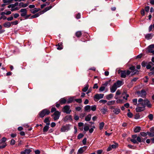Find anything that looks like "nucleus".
<instances>
[{
    "instance_id": "f257e3e1",
    "label": "nucleus",
    "mask_w": 154,
    "mask_h": 154,
    "mask_svg": "<svg viewBox=\"0 0 154 154\" xmlns=\"http://www.w3.org/2000/svg\"><path fill=\"white\" fill-rule=\"evenodd\" d=\"M138 103L137 105V107L136 108V111L137 112H141L145 109L146 106L149 108L152 107L150 101L147 99L144 100L140 98L138 100Z\"/></svg>"
},
{
    "instance_id": "f03ea898",
    "label": "nucleus",
    "mask_w": 154,
    "mask_h": 154,
    "mask_svg": "<svg viewBox=\"0 0 154 154\" xmlns=\"http://www.w3.org/2000/svg\"><path fill=\"white\" fill-rule=\"evenodd\" d=\"M50 113L49 110L45 109L40 111L37 116L38 118H43L45 116L49 115Z\"/></svg>"
},
{
    "instance_id": "7ed1b4c3",
    "label": "nucleus",
    "mask_w": 154,
    "mask_h": 154,
    "mask_svg": "<svg viewBox=\"0 0 154 154\" xmlns=\"http://www.w3.org/2000/svg\"><path fill=\"white\" fill-rule=\"evenodd\" d=\"M138 96H140L143 98H145L147 93L146 91L144 89H142L141 91H138L136 93Z\"/></svg>"
},
{
    "instance_id": "20e7f679",
    "label": "nucleus",
    "mask_w": 154,
    "mask_h": 154,
    "mask_svg": "<svg viewBox=\"0 0 154 154\" xmlns=\"http://www.w3.org/2000/svg\"><path fill=\"white\" fill-rule=\"evenodd\" d=\"M61 115V112L58 111H57L55 112L54 113L52 114L51 116L52 117L54 116L53 118L54 120V121H56L59 119Z\"/></svg>"
},
{
    "instance_id": "39448f33",
    "label": "nucleus",
    "mask_w": 154,
    "mask_h": 154,
    "mask_svg": "<svg viewBox=\"0 0 154 154\" xmlns=\"http://www.w3.org/2000/svg\"><path fill=\"white\" fill-rule=\"evenodd\" d=\"M70 106L69 105L64 106L62 109V111L67 114H69L71 112V110L70 109Z\"/></svg>"
},
{
    "instance_id": "423d86ee",
    "label": "nucleus",
    "mask_w": 154,
    "mask_h": 154,
    "mask_svg": "<svg viewBox=\"0 0 154 154\" xmlns=\"http://www.w3.org/2000/svg\"><path fill=\"white\" fill-rule=\"evenodd\" d=\"M104 94H95L94 97V100L97 101L100 99L103 98Z\"/></svg>"
},
{
    "instance_id": "0eeeda50",
    "label": "nucleus",
    "mask_w": 154,
    "mask_h": 154,
    "mask_svg": "<svg viewBox=\"0 0 154 154\" xmlns=\"http://www.w3.org/2000/svg\"><path fill=\"white\" fill-rule=\"evenodd\" d=\"M20 12L22 13L20 14V15L22 17H23L25 18L27 13V11L26 8H23L20 9Z\"/></svg>"
},
{
    "instance_id": "6e6552de",
    "label": "nucleus",
    "mask_w": 154,
    "mask_h": 154,
    "mask_svg": "<svg viewBox=\"0 0 154 154\" xmlns=\"http://www.w3.org/2000/svg\"><path fill=\"white\" fill-rule=\"evenodd\" d=\"M132 139L130 140V141L134 144H138V143L135 139L137 137V136L136 134L133 135L131 136Z\"/></svg>"
},
{
    "instance_id": "1a4fd4ad",
    "label": "nucleus",
    "mask_w": 154,
    "mask_h": 154,
    "mask_svg": "<svg viewBox=\"0 0 154 154\" xmlns=\"http://www.w3.org/2000/svg\"><path fill=\"white\" fill-rule=\"evenodd\" d=\"M70 128L69 125H66L65 126H63L61 129V131L62 132H65L66 130H68Z\"/></svg>"
},
{
    "instance_id": "9d476101",
    "label": "nucleus",
    "mask_w": 154,
    "mask_h": 154,
    "mask_svg": "<svg viewBox=\"0 0 154 154\" xmlns=\"http://www.w3.org/2000/svg\"><path fill=\"white\" fill-rule=\"evenodd\" d=\"M50 117L46 118L44 120V122L46 124V125L49 126L50 125Z\"/></svg>"
},
{
    "instance_id": "9b49d317",
    "label": "nucleus",
    "mask_w": 154,
    "mask_h": 154,
    "mask_svg": "<svg viewBox=\"0 0 154 154\" xmlns=\"http://www.w3.org/2000/svg\"><path fill=\"white\" fill-rule=\"evenodd\" d=\"M117 87L116 86V84H114L110 88V91L111 93L114 92L117 89Z\"/></svg>"
},
{
    "instance_id": "f8f14e48",
    "label": "nucleus",
    "mask_w": 154,
    "mask_h": 154,
    "mask_svg": "<svg viewBox=\"0 0 154 154\" xmlns=\"http://www.w3.org/2000/svg\"><path fill=\"white\" fill-rule=\"evenodd\" d=\"M124 83L122 81L118 80L116 82H115L114 84H116V86L118 87H120L121 86L123 85Z\"/></svg>"
},
{
    "instance_id": "ddd939ff",
    "label": "nucleus",
    "mask_w": 154,
    "mask_h": 154,
    "mask_svg": "<svg viewBox=\"0 0 154 154\" xmlns=\"http://www.w3.org/2000/svg\"><path fill=\"white\" fill-rule=\"evenodd\" d=\"M68 120L72 121V116L71 115L67 116L64 118L63 120L64 122H66Z\"/></svg>"
},
{
    "instance_id": "4468645a",
    "label": "nucleus",
    "mask_w": 154,
    "mask_h": 154,
    "mask_svg": "<svg viewBox=\"0 0 154 154\" xmlns=\"http://www.w3.org/2000/svg\"><path fill=\"white\" fill-rule=\"evenodd\" d=\"M3 26L5 28H9L11 26V22H6L3 24Z\"/></svg>"
},
{
    "instance_id": "2eb2a0df",
    "label": "nucleus",
    "mask_w": 154,
    "mask_h": 154,
    "mask_svg": "<svg viewBox=\"0 0 154 154\" xmlns=\"http://www.w3.org/2000/svg\"><path fill=\"white\" fill-rule=\"evenodd\" d=\"M40 10V9L39 8H35L34 9L30 10V11L31 13L33 14H35Z\"/></svg>"
},
{
    "instance_id": "dca6fc26",
    "label": "nucleus",
    "mask_w": 154,
    "mask_h": 154,
    "mask_svg": "<svg viewBox=\"0 0 154 154\" xmlns=\"http://www.w3.org/2000/svg\"><path fill=\"white\" fill-rule=\"evenodd\" d=\"M153 48L154 49V44H152L149 46L147 48V51L148 52L150 53V51L152 50Z\"/></svg>"
},
{
    "instance_id": "f3484780",
    "label": "nucleus",
    "mask_w": 154,
    "mask_h": 154,
    "mask_svg": "<svg viewBox=\"0 0 154 154\" xmlns=\"http://www.w3.org/2000/svg\"><path fill=\"white\" fill-rule=\"evenodd\" d=\"M153 35V34L152 33H149L146 35L145 37L146 39L149 40L151 39Z\"/></svg>"
},
{
    "instance_id": "a211bd4d",
    "label": "nucleus",
    "mask_w": 154,
    "mask_h": 154,
    "mask_svg": "<svg viewBox=\"0 0 154 154\" xmlns=\"http://www.w3.org/2000/svg\"><path fill=\"white\" fill-rule=\"evenodd\" d=\"M141 130V128L139 126H136L134 128V131L135 133L139 132Z\"/></svg>"
},
{
    "instance_id": "6ab92c4d",
    "label": "nucleus",
    "mask_w": 154,
    "mask_h": 154,
    "mask_svg": "<svg viewBox=\"0 0 154 154\" xmlns=\"http://www.w3.org/2000/svg\"><path fill=\"white\" fill-rule=\"evenodd\" d=\"M66 100L64 98H61L59 100L60 104L62 105L66 103Z\"/></svg>"
},
{
    "instance_id": "aec40b11",
    "label": "nucleus",
    "mask_w": 154,
    "mask_h": 154,
    "mask_svg": "<svg viewBox=\"0 0 154 154\" xmlns=\"http://www.w3.org/2000/svg\"><path fill=\"white\" fill-rule=\"evenodd\" d=\"M120 77L122 78H125L126 77V70H123L121 74Z\"/></svg>"
},
{
    "instance_id": "412c9836",
    "label": "nucleus",
    "mask_w": 154,
    "mask_h": 154,
    "mask_svg": "<svg viewBox=\"0 0 154 154\" xmlns=\"http://www.w3.org/2000/svg\"><path fill=\"white\" fill-rule=\"evenodd\" d=\"M63 43L60 42L58 43L57 45L56 46H57L58 47L57 48V49L58 50H61L63 48Z\"/></svg>"
},
{
    "instance_id": "4be33fe9",
    "label": "nucleus",
    "mask_w": 154,
    "mask_h": 154,
    "mask_svg": "<svg viewBox=\"0 0 154 154\" xmlns=\"http://www.w3.org/2000/svg\"><path fill=\"white\" fill-rule=\"evenodd\" d=\"M120 109L119 108H115L114 109V110L113 111V112H114V114L116 115L118 114L120 112Z\"/></svg>"
},
{
    "instance_id": "5701e85b",
    "label": "nucleus",
    "mask_w": 154,
    "mask_h": 154,
    "mask_svg": "<svg viewBox=\"0 0 154 154\" xmlns=\"http://www.w3.org/2000/svg\"><path fill=\"white\" fill-rule=\"evenodd\" d=\"M28 5V3H24L23 2H20L19 4V6H21L22 8H25Z\"/></svg>"
},
{
    "instance_id": "b1692460",
    "label": "nucleus",
    "mask_w": 154,
    "mask_h": 154,
    "mask_svg": "<svg viewBox=\"0 0 154 154\" xmlns=\"http://www.w3.org/2000/svg\"><path fill=\"white\" fill-rule=\"evenodd\" d=\"M132 73L131 74V76H133L135 74H137V75L138 74H139V71L137 69H136V70H135L134 71V72H133V71H132Z\"/></svg>"
},
{
    "instance_id": "393cba45",
    "label": "nucleus",
    "mask_w": 154,
    "mask_h": 154,
    "mask_svg": "<svg viewBox=\"0 0 154 154\" xmlns=\"http://www.w3.org/2000/svg\"><path fill=\"white\" fill-rule=\"evenodd\" d=\"M91 114H88L85 117V120L86 121H89L91 119Z\"/></svg>"
},
{
    "instance_id": "a878e982",
    "label": "nucleus",
    "mask_w": 154,
    "mask_h": 154,
    "mask_svg": "<svg viewBox=\"0 0 154 154\" xmlns=\"http://www.w3.org/2000/svg\"><path fill=\"white\" fill-rule=\"evenodd\" d=\"M75 35L78 38L80 37L82 35V32L81 31H78L75 33Z\"/></svg>"
},
{
    "instance_id": "bb28decb",
    "label": "nucleus",
    "mask_w": 154,
    "mask_h": 154,
    "mask_svg": "<svg viewBox=\"0 0 154 154\" xmlns=\"http://www.w3.org/2000/svg\"><path fill=\"white\" fill-rule=\"evenodd\" d=\"M49 127L48 125H45L43 128V132L45 133L47 132L48 130Z\"/></svg>"
},
{
    "instance_id": "cd10ccee",
    "label": "nucleus",
    "mask_w": 154,
    "mask_h": 154,
    "mask_svg": "<svg viewBox=\"0 0 154 154\" xmlns=\"http://www.w3.org/2000/svg\"><path fill=\"white\" fill-rule=\"evenodd\" d=\"M40 16V14L39 13H37L34 15L31 16L30 19H32L35 18H36Z\"/></svg>"
},
{
    "instance_id": "c85d7f7f",
    "label": "nucleus",
    "mask_w": 154,
    "mask_h": 154,
    "mask_svg": "<svg viewBox=\"0 0 154 154\" xmlns=\"http://www.w3.org/2000/svg\"><path fill=\"white\" fill-rule=\"evenodd\" d=\"M88 87L89 85L88 84H86L85 86L82 89V91L84 92H86L88 90Z\"/></svg>"
},
{
    "instance_id": "c756f323",
    "label": "nucleus",
    "mask_w": 154,
    "mask_h": 154,
    "mask_svg": "<svg viewBox=\"0 0 154 154\" xmlns=\"http://www.w3.org/2000/svg\"><path fill=\"white\" fill-rule=\"evenodd\" d=\"M6 138L4 137H2V138L0 140V144H2L3 143H5V142L6 141Z\"/></svg>"
},
{
    "instance_id": "7c9ffc66",
    "label": "nucleus",
    "mask_w": 154,
    "mask_h": 154,
    "mask_svg": "<svg viewBox=\"0 0 154 154\" xmlns=\"http://www.w3.org/2000/svg\"><path fill=\"white\" fill-rule=\"evenodd\" d=\"M113 97V95L112 94H110L108 95H107L106 96V98L107 100H109L111 99Z\"/></svg>"
},
{
    "instance_id": "2f4dec72",
    "label": "nucleus",
    "mask_w": 154,
    "mask_h": 154,
    "mask_svg": "<svg viewBox=\"0 0 154 154\" xmlns=\"http://www.w3.org/2000/svg\"><path fill=\"white\" fill-rule=\"evenodd\" d=\"M104 123L103 122H100L99 124V129L100 130H102L104 125Z\"/></svg>"
},
{
    "instance_id": "473e14b6",
    "label": "nucleus",
    "mask_w": 154,
    "mask_h": 154,
    "mask_svg": "<svg viewBox=\"0 0 154 154\" xmlns=\"http://www.w3.org/2000/svg\"><path fill=\"white\" fill-rule=\"evenodd\" d=\"M91 106L90 105H87L86 106L85 108L84 109L85 111H88L89 110V111H90V109H91Z\"/></svg>"
},
{
    "instance_id": "72a5a7b5",
    "label": "nucleus",
    "mask_w": 154,
    "mask_h": 154,
    "mask_svg": "<svg viewBox=\"0 0 154 154\" xmlns=\"http://www.w3.org/2000/svg\"><path fill=\"white\" fill-rule=\"evenodd\" d=\"M101 112L103 114H105L106 112L108 111V109L106 108H103V109H101Z\"/></svg>"
},
{
    "instance_id": "f704fd0d",
    "label": "nucleus",
    "mask_w": 154,
    "mask_h": 154,
    "mask_svg": "<svg viewBox=\"0 0 154 154\" xmlns=\"http://www.w3.org/2000/svg\"><path fill=\"white\" fill-rule=\"evenodd\" d=\"M111 79H110L109 80L103 84V85H104L105 87L107 86L109 84H110Z\"/></svg>"
},
{
    "instance_id": "c9c22d12",
    "label": "nucleus",
    "mask_w": 154,
    "mask_h": 154,
    "mask_svg": "<svg viewBox=\"0 0 154 154\" xmlns=\"http://www.w3.org/2000/svg\"><path fill=\"white\" fill-rule=\"evenodd\" d=\"M74 100V99L73 97H70L69 98L67 101V103H71L73 102Z\"/></svg>"
},
{
    "instance_id": "e433bc0d",
    "label": "nucleus",
    "mask_w": 154,
    "mask_h": 154,
    "mask_svg": "<svg viewBox=\"0 0 154 154\" xmlns=\"http://www.w3.org/2000/svg\"><path fill=\"white\" fill-rule=\"evenodd\" d=\"M115 100H112L111 101H109L108 102L107 104L108 105H113L115 103Z\"/></svg>"
},
{
    "instance_id": "4c0bfd02",
    "label": "nucleus",
    "mask_w": 154,
    "mask_h": 154,
    "mask_svg": "<svg viewBox=\"0 0 154 154\" xmlns=\"http://www.w3.org/2000/svg\"><path fill=\"white\" fill-rule=\"evenodd\" d=\"M115 144H113L111 145V146L112 149H116L118 146V144L117 143H115Z\"/></svg>"
},
{
    "instance_id": "58836bf2",
    "label": "nucleus",
    "mask_w": 154,
    "mask_h": 154,
    "mask_svg": "<svg viewBox=\"0 0 154 154\" xmlns=\"http://www.w3.org/2000/svg\"><path fill=\"white\" fill-rule=\"evenodd\" d=\"M85 151V150H83V147H81L78 150V152L79 153H82Z\"/></svg>"
},
{
    "instance_id": "ea45409f",
    "label": "nucleus",
    "mask_w": 154,
    "mask_h": 154,
    "mask_svg": "<svg viewBox=\"0 0 154 154\" xmlns=\"http://www.w3.org/2000/svg\"><path fill=\"white\" fill-rule=\"evenodd\" d=\"M148 118L150 120H152L153 119V115L152 114H149L148 116Z\"/></svg>"
},
{
    "instance_id": "a19ab883",
    "label": "nucleus",
    "mask_w": 154,
    "mask_h": 154,
    "mask_svg": "<svg viewBox=\"0 0 154 154\" xmlns=\"http://www.w3.org/2000/svg\"><path fill=\"white\" fill-rule=\"evenodd\" d=\"M84 136V135L82 133L79 134L77 137V139H80L82 138Z\"/></svg>"
},
{
    "instance_id": "79ce46f5",
    "label": "nucleus",
    "mask_w": 154,
    "mask_h": 154,
    "mask_svg": "<svg viewBox=\"0 0 154 154\" xmlns=\"http://www.w3.org/2000/svg\"><path fill=\"white\" fill-rule=\"evenodd\" d=\"M2 143V145H0V149H3L5 148L7 145L6 143Z\"/></svg>"
},
{
    "instance_id": "37998d69",
    "label": "nucleus",
    "mask_w": 154,
    "mask_h": 154,
    "mask_svg": "<svg viewBox=\"0 0 154 154\" xmlns=\"http://www.w3.org/2000/svg\"><path fill=\"white\" fill-rule=\"evenodd\" d=\"M129 69L131 70L132 71H133V72H134V71L136 70L135 66L132 65L129 68Z\"/></svg>"
},
{
    "instance_id": "c03bdc74",
    "label": "nucleus",
    "mask_w": 154,
    "mask_h": 154,
    "mask_svg": "<svg viewBox=\"0 0 154 154\" xmlns=\"http://www.w3.org/2000/svg\"><path fill=\"white\" fill-rule=\"evenodd\" d=\"M105 87L103 86H101L99 89V91L100 92H102L104 91L105 89Z\"/></svg>"
},
{
    "instance_id": "a18cd8bd",
    "label": "nucleus",
    "mask_w": 154,
    "mask_h": 154,
    "mask_svg": "<svg viewBox=\"0 0 154 154\" xmlns=\"http://www.w3.org/2000/svg\"><path fill=\"white\" fill-rule=\"evenodd\" d=\"M132 102L134 105H136L137 104V99L135 98L132 100Z\"/></svg>"
},
{
    "instance_id": "49530a36",
    "label": "nucleus",
    "mask_w": 154,
    "mask_h": 154,
    "mask_svg": "<svg viewBox=\"0 0 154 154\" xmlns=\"http://www.w3.org/2000/svg\"><path fill=\"white\" fill-rule=\"evenodd\" d=\"M97 106L95 105L92 106H91V110L93 111H95L96 109Z\"/></svg>"
},
{
    "instance_id": "de8ad7c7",
    "label": "nucleus",
    "mask_w": 154,
    "mask_h": 154,
    "mask_svg": "<svg viewBox=\"0 0 154 154\" xmlns=\"http://www.w3.org/2000/svg\"><path fill=\"white\" fill-rule=\"evenodd\" d=\"M25 150L27 154H29L32 152V150L30 149H26Z\"/></svg>"
},
{
    "instance_id": "09e8293b",
    "label": "nucleus",
    "mask_w": 154,
    "mask_h": 154,
    "mask_svg": "<svg viewBox=\"0 0 154 154\" xmlns=\"http://www.w3.org/2000/svg\"><path fill=\"white\" fill-rule=\"evenodd\" d=\"M140 135L142 137H145L147 136V133L145 132H141L140 133Z\"/></svg>"
},
{
    "instance_id": "8fccbe9b",
    "label": "nucleus",
    "mask_w": 154,
    "mask_h": 154,
    "mask_svg": "<svg viewBox=\"0 0 154 154\" xmlns=\"http://www.w3.org/2000/svg\"><path fill=\"white\" fill-rule=\"evenodd\" d=\"M141 138H142V137H141L140 136H138L137 137L136 140L137 141V142L138 143H139V142L141 143V140L142 139Z\"/></svg>"
},
{
    "instance_id": "3c124183",
    "label": "nucleus",
    "mask_w": 154,
    "mask_h": 154,
    "mask_svg": "<svg viewBox=\"0 0 154 154\" xmlns=\"http://www.w3.org/2000/svg\"><path fill=\"white\" fill-rule=\"evenodd\" d=\"M147 64V63L146 62L143 61L141 63V65L142 67H145Z\"/></svg>"
},
{
    "instance_id": "603ef678",
    "label": "nucleus",
    "mask_w": 154,
    "mask_h": 154,
    "mask_svg": "<svg viewBox=\"0 0 154 154\" xmlns=\"http://www.w3.org/2000/svg\"><path fill=\"white\" fill-rule=\"evenodd\" d=\"M75 101L79 103H81L82 102V99L80 98L75 99Z\"/></svg>"
},
{
    "instance_id": "864d4df0",
    "label": "nucleus",
    "mask_w": 154,
    "mask_h": 154,
    "mask_svg": "<svg viewBox=\"0 0 154 154\" xmlns=\"http://www.w3.org/2000/svg\"><path fill=\"white\" fill-rule=\"evenodd\" d=\"M2 26L1 25H0V34H1L5 31V30L4 29H2Z\"/></svg>"
},
{
    "instance_id": "5fc2aeb1",
    "label": "nucleus",
    "mask_w": 154,
    "mask_h": 154,
    "mask_svg": "<svg viewBox=\"0 0 154 154\" xmlns=\"http://www.w3.org/2000/svg\"><path fill=\"white\" fill-rule=\"evenodd\" d=\"M127 116L128 117L131 118L133 116V114L131 112H128L127 113Z\"/></svg>"
},
{
    "instance_id": "6e6d98bb",
    "label": "nucleus",
    "mask_w": 154,
    "mask_h": 154,
    "mask_svg": "<svg viewBox=\"0 0 154 154\" xmlns=\"http://www.w3.org/2000/svg\"><path fill=\"white\" fill-rule=\"evenodd\" d=\"M140 118V116L139 113H137L134 116V119H138Z\"/></svg>"
},
{
    "instance_id": "4d7b16f0",
    "label": "nucleus",
    "mask_w": 154,
    "mask_h": 154,
    "mask_svg": "<svg viewBox=\"0 0 154 154\" xmlns=\"http://www.w3.org/2000/svg\"><path fill=\"white\" fill-rule=\"evenodd\" d=\"M11 25L12 24L13 25H16L18 24V21L17 20H16L14 21L11 22Z\"/></svg>"
},
{
    "instance_id": "13d9d810",
    "label": "nucleus",
    "mask_w": 154,
    "mask_h": 154,
    "mask_svg": "<svg viewBox=\"0 0 154 154\" xmlns=\"http://www.w3.org/2000/svg\"><path fill=\"white\" fill-rule=\"evenodd\" d=\"M123 100L119 99L117 100L116 102L117 103H123Z\"/></svg>"
},
{
    "instance_id": "bf43d9fd",
    "label": "nucleus",
    "mask_w": 154,
    "mask_h": 154,
    "mask_svg": "<svg viewBox=\"0 0 154 154\" xmlns=\"http://www.w3.org/2000/svg\"><path fill=\"white\" fill-rule=\"evenodd\" d=\"M57 111V110H56V108L55 107H53L51 109V113H53L54 112H55V111Z\"/></svg>"
},
{
    "instance_id": "052dcab7",
    "label": "nucleus",
    "mask_w": 154,
    "mask_h": 154,
    "mask_svg": "<svg viewBox=\"0 0 154 154\" xmlns=\"http://www.w3.org/2000/svg\"><path fill=\"white\" fill-rule=\"evenodd\" d=\"M84 129L85 131H87L89 130V127L88 126H85Z\"/></svg>"
},
{
    "instance_id": "680f3d73",
    "label": "nucleus",
    "mask_w": 154,
    "mask_h": 154,
    "mask_svg": "<svg viewBox=\"0 0 154 154\" xmlns=\"http://www.w3.org/2000/svg\"><path fill=\"white\" fill-rule=\"evenodd\" d=\"M149 9V6H147L145 7L144 10L146 12H148Z\"/></svg>"
},
{
    "instance_id": "e2e57ef3",
    "label": "nucleus",
    "mask_w": 154,
    "mask_h": 154,
    "mask_svg": "<svg viewBox=\"0 0 154 154\" xmlns=\"http://www.w3.org/2000/svg\"><path fill=\"white\" fill-rule=\"evenodd\" d=\"M141 14L143 16L145 15V12L144 11V10L143 9H142L141 11Z\"/></svg>"
},
{
    "instance_id": "0e129e2a",
    "label": "nucleus",
    "mask_w": 154,
    "mask_h": 154,
    "mask_svg": "<svg viewBox=\"0 0 154 154\" xmlns=\"http://www.w3.org/2000/svg\"><path fill=\"white\" fill-rule=\"evenodd\" d=\"M12 8H14L15 6H17L18 5V3L16 2L14 4H12Z\"/></svg>"
},
{
    "instance_id": "69168bd1",
    "label": "nucleus",
    "mask_w": 154,
    "mask_h": 154,
    "mask_svg": "<svg viewBox=\"0 0 154 154\" xmlns=\"http://www.w3.org/2000/svg\"><path fill=\"white\" fill-rule=\"evenodd\" d=\"M15 141L13 139H11V145H14L15 144Z\"/></svg>"
},
{
    "instance_id": "338daca9",
    "label": "nucleus",
    "mask_w": 154,
    "mask_h": 154,
    "mask_svg": "<svg viewBox=\"0 0 154 154\" xmlns=\"http://www.w3.org/2000/svg\"><path fill=\"white\" fill-rule=\"evenodd\" d=\"M151 72L149 73V75L151 76L152 75H154V70L151 71Z\"/></svg>"
},
{
    "instance_id": "774afa93",
    "label": "nucleus",
    "mask_w": 154,
    "mask_h": 154,
    "mask_svg": "<svg viewBox=\"0 0 154 154\" xmlns=\"http://www.w3.org/2000/svg\"><path fill=\"white\" fill-rule=\"evenodd\" d=\"M150 131L152 133H154V127H153L152 128H151L150 129Z\"/></svg>"
}]
</instances>
